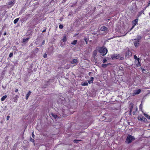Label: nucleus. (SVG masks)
I'll list each match as a JSON object with an SVG mask.
<instances>
[{"label":"nucleus","instance_id":"1","mask_svg":"<svg viewBox=\"0 0 150 150\" xmlns=\"http://www.w3.org/2000/svg\"><path fill=\"white\" fill-rule=\"evenodd\" d=\"M108 52L107 49L104 47H100L99 50V52L100 53L102 54L103 56H105Z\"/></svg>","mask_w":150,"mask_h":150},{"label":"nucleus","instance_id":"2","mask_svg":"<svg viewBox=\"0 0 150 150\" xmlns=\"http://www.w3.org/2000/svg\"><path fill=\"white\" fill-rule=\"evenodd\" d=\"M134 140H135V138L134 137L131 135L129 134L126 138V142L128 144H129L131 143L132 141Z\"/></svg>","mask_w":150,"mask_h":150},{"label":"nucleus","instance_id":"3","mask_svg":"<svg viewBox=\"0 0 150 150\" xmlns=\"http://www.w3.org/2000/svg\"><path fill=\"white\" fill-rule=\"evenodd\" d=\"M59 114L61 116L63 117H66V114L65 113V110L62 109V110H59Z\"/></svg>","mask_w":150,"mask_h":150},{"label":"nucleus","instance_id":"4","mask_svg":"<svg viewBox=\"0 0 150 150\" xmlns=\"http://www.w3.org/2000/svg\"><path fill=\"white\" fill-rule=\"evenodd\" d=\"M141 92V89H138L137 90H134V93L132 94V96H134L136 94H138Z\"/></svg>","mask_w":150,"mask_h":150},{"label":"nucleus","instance_id":"5","mask_svg":"<svg viewBox=\"0 0 150 150\" xmlns=\"http://www.w3.org/2000/svg\"><path fill=\"white\" fill-rule=\"evenodd\" d=\"M119 55L118 54H114L111 56V58L112 60L117 59L119 58Z\"/></svg>","mask_w":150,"mask_h":150},{"label":"nucleus","instance_id":"6","mask_svg":"<svg viewBox=\"0 0 150 150\" xmlns=\"http://www.w3.org/2000/svg\"><path fill=\"white\" fill-rule=\"evenodd\" d=\"M138 21V19L137 18L134 20L132 21L133 27H134L136 25V24L137 23Z\"/></svg>","mask_w":150,"mask_h":150},{"label":"nucleus","instance_id":"7","mask_svg":"<svg viewBox=\"0 0 150 150\" xmlns=\"http://www.w3.org/2000/svg\"><path fill=\"white\" fill-rule=\"evenodd\" d=\"M134 43L135 46L136 47H137L139 45V40H136V39H134Z\"/></svg>","mask_w":150,"mask_h":150},{"label":"nucleus","instance_id":"8","mask_svg":"<svg viewBox=\"0 0 150 150\" xmlns=\"http://www.w3.org/2000/svg\"><path fill=\"white\" fill-rule=\"evenodd\" d=\"M100 30L102 31L106 32L108 30V28L105 26H103L100 27Z\"/></svg>","mask_w":150,"mask_h":150},{"label":"nucleus","instance_id":"9","mask_svg":"<svg viewBox=\"0 0 150 150\" xmlns=\"http://www.w3.org/2000/svg\"><path fill=\"white\" fill-rule=\"evenodd\" d=\"M139 60H135V64L136 66L137 67H140L141 66V64L139 62Z\"/></svg>","mask_w":150,"mask_h":150},{"label":"nucleus","instance_id":"10","mask_svg":"<svg viewBox=\"0 0 150 150\" xmlns=\"http://www.w3.org/2000/svg\"><path fill=\"white\" fill-rule=\"evenodd\" d=\"M79 62L78 60L77 59H74L72 60V61L71 62V64H77Z\"/></svg>","mask_w":150,"mask_h":150},{"label":"nucleus","instance_id":"11","mask_svg":"<svg viewBox=\"0 0 150 150\" xmlns=\"http://www.w3.org/2000/svg\"><path fill=\"white\" fill-rule=\"evenodd\" d=\"M132 55V53L129 51H128L126 53V56L129 57Z\"/></svg>","mask_w":150,"mask_h":150},{"label":"nucleus","instance_id":"12","mask_svg":"<svg viewBox=\"0 0 150 150\" xmlns=\"http://www.w3.org/2000/svg\"><path fill=\"white\" fill-rule=\"evenodd\" d=\"M51 115L54 119H56L57 118H59V117L57 116V115L53 113H51L50 114Z\"/></svg>","mask_w":150,"mask_h":150},{"label":"nucleus","instance_id":"13","mask_svg":"<svg viewBox=\"0 0 150 150\" xmlns=\"http://www.w3.org/2000/svg\"><path fill=\"white\" fill-rule=\"evenodd\" d=\"M31 93V92L29 91L28 93L26 94V100H28L29 96L30 95Z\"/></svg>","mask_w":150,"mask_h":150},{"label":"nucleus","instance_id":"14","mask_svg":"<svg viewBox=\"0 0 150 150\" xmlns=\"http://www.w3.org/2000/svg\"><path fill=\"white\" fill-rule=\"evenodd\" d=\"M91 79L88 81V82L89 84L92 83L94 80V78L93 77H91Z\"/></svg>","mask_w":150,"mask_h":150},{"label":"nucleus","instance_id":"15","mask_svg":"<svg viewBox=\"0 0 150 150\" xmlns=\"http://www.w3.org/2000/svg\"><path fill=\"white\" fill-rule=\"evenodd\" d=\"M133 105L134 104L132 103H131L130 104V105L129 106V110H132L133 108Z\"/></svg>","mask_w":150,"mask_h":150},{"label":"nucleus","instance_id":"16","mask_svg":"<svg viewBox=\"0 0 150 150\" xmlns=\"http://www.w3.org/2000/svg\"><path fill=\"white\" fill-rule=\"evenodd\" d=\"M30 37H29L27 38H26L25 39H23V42L24 43L26 42V41H28L30 39Z\"/></svg>","mask_w":150,"mask_h":150},{"label":"nucleus","instance_id":"17","mask_svg":"<svg viewBox=\"0 0 150 150\" xmlns=\"http://www.w3.org/2000/svg\"><path fill=\"white\" fill-rule=\"evenodd\" d=\"M7 97V96L6 95L3 96L1 98V101H2L4 100Z\"/></svg>","mask_w":150,"mask_h":150},{"label":"nucleus","instance_id":"18","mask_svg":"<svg viewBox=\"0 0 150 150\" xmlns=\"http://www.w3.org/2000/svg\"><path fill=\"white\" fill-rule=\"evenodd\" d=\"M81 84L82 86H88V83L86 81L84 82H82Z\"/></svg>","mask_w":150,"mask_h":150},{"label":"nucleus","instance_id":"19","mask_svg":"<svg viewBox=\"0 0 150 150\" xmlns=\"http://www.w3.org/2000/svg\"><path fill=\"white\" fill-rule=\"evenodd\" d=\"M67 40V38L65 35H64L63 37V38L62 39V40L63 42H66Z\"/></svg>","mask_w":150,"mask_h":150},{"label":"nucleus","instance_id":"20","mask_svg":"<svg viewBox=\"0 0 150 150\" xmlns=\"http://www.w3.org/2000/svg\"><path fill=\"white\" fill-rule=\"evenodd\" d=\"M15 3L14 1H11L8 3L9 5H13Z\"/></svg>","mask_w":150,"mask_h":150},{"label":"nucleus","instance_id":"21","mask_svg":"<svg viewBox=\"0 0 150 150\" xmlns=\"http://www.w3.org/2000/svg\"><path fill=\"white\" fill-rule=\"evenodd\" d=\"M19 18H17L15 19L13 21V23L14 24L18 22V21H19Z\"/></svg>","mask_w":150,"mask_h":150},{"label":"nucleus","instance_id":"22","mask_svg":"<svg viewBox=\"0 0 150 150\" xmlns=\"http://www.w3.org/2000/svg\"><path fill=\"white\" fill-rule=\"evenodd\" d=\"M77 40H74L71 43V44L72 45H76L77 42Z\"/></svg>","mask_w":150,"mask_h":150},{"label":"nucleus","instance_id":"23","mask_svg":"<svg viewBox=\"0 0 150 150\" xmlns=\"http://www.w3.org/2000/svg\"><path fill=\"white\" fill-rule=\"evenodd\" d=\"M144 10H142L141 12H139L138 15V17H139L144 12Z\"/></svg>","mask_w":150,"mask_h":150},{"label":"nucleus","instance_id":"24","mask_svg":"<svg viewBox=\"0 0 150 150\" xmlns=\"http://www.w3.org/2000/svg\"><path fill=\"white\" fill-rule=\"evenodd\" d=\"M141 38H142V37L138 35L137 36V39H136V40H139V41L140 40H141Z\"/></svg>","mask_w":150,"mask_h":150},{"label":"nucleus","instance_id":"25","mask_svg":"<svg viewBox=\"0 0 150 150\" xmlns=\"http://www.w3.org/2000/svg\"><path fill=\"white\" fill-rule=\"evenodd\" d=\"M108 66L107 64H102L101 66L102 67L105 68Z\"/></svg>","mask_w":150,"mask_h":150},{"label":"nucleus","instance_id":"26","mask_svg":"<svg viewBox=\"0 0 150 150\" xmlns=\"http://www.w3.org/2000/svg\"><path fill=\"white\" fill-rule=\"evenodd\" d=\"M64 27L63 25L62 24H60L59 25V28L61 29H62Z\"/></svg>","mask_w":150,"mask_h":150},{"label":"nucleus","instance_id":"27","mask_svg":"<svg viewBox=\"0 0 150 150\" xmlns=\"http://www.w3.org/2000/svg\"><path fill=\"white\" fill-rule=\"evenodd\" d=\"M81 141V140L75 139V140H74L73 141L74 143H78V141Z\"/></svg>","mask_w":150,"mask_h":150},{"label":"nucleus","instance_id":"28","mask_svg":"<svg viewBox=\"0 0 150 150\" xmlns=\"http://www.w3.org/2000/svg\"><path fill=\"white\" fill-rule=\"evenodd\" d=\"M13 53L11 52L9 54V57L11 58L13 57Z\"/></svg>","mask_w":150,"mask_h":150},{"label":"nucleus","instance_id":"29","mask_svg":"<svg viewBox=\"0 0 150 150\" xmlns=\"http://www.w3.org/2000/svg\"><path fill=\"white\" fill-rule=\"evenodd\" d=\"M145 119V118H144V117H142V118H141V117H138V120H143V119Z\"/></svg>","mask_w":150,"mask_h":150},{"label":"nucleus","instance_id":"30","mask_svg":"<svg viewBox=\"0 0 150 150\" xmlns=\"http://www.w3.org/2000/svg\"><path fill=\"white\" fill-rule=\"evenodd\" d=\"M13 50H16V51H18V50L17 48V47L16 46H14L13 47Z\"/></svg>","mask_w":150,"mask_h":150},{"label":"nucleus","instance_id":"31","mask_svg":"<svg viewBox=\"0 0 150 150\" xmlns=\"http://www.w3.org/2000/svg\"><path fill=\"white\" fill-rule=\"evenodd\" d=\"M134 58L135 60H139L140 59L139 58H137V57L135 55L134 56Z\"/></svg>","mask_w":150,"mask_h":150},{"label":"nucleus","instance_id":"32","mask_svg":"<svg viewBox=\"0 0 150 150\" xmlns=\"http://www.w3.org/2000/svg\"><path fill=\"white\" fill-rule=\"evenodd\" d=\"M103 63L104 64L105 63V62L107 61V59L105 58H104L103 59Z\"/></svg>","mask_w":150,"mask_h":150},{"label":"nucleus","instance_id":"33","mask_svg":"<svg viewBox=\"0 0 150 150\" xmlns=\"http://www.w3.org/2000/svg\"><path fill=\"white\" fill-rule=\"evenodd\" d=\"M145 116L147 117V118L150 120V116H149L147 114H145L144 115Z\"/></svg>","mask_w":150,"mask_h":150},{"label":"nucleus","instance_id":"34","mask_svg":"<svg viewBox=\"0 0 150 150\" xmlns=\"http://www.w3.org/2000/svg\"><path fill=\"white\" fill-rule=\"evenodd\" d=\"M7 12V11H4V12L2 13V15L3 16H5V14Z\"/></svg>","mask_w":150,"mask_h":150},{"label":"nucleus","instance_id":"35","mask_svg":"<svg viewBox=\"0 0 150 150\" xmlns=\"http://www.w3.org/2000/svg\"><path fill=\"white\" fill-rule=\"evenodd\" d=\"M84 40H85V41L86 42V44H87V43H88V41L87 39L86 38H84Z\"/></svg>","mask_w":150,"mask_h":150},{"label":"nucleus","instance_id":"36","mask_svg":"<svg viewBox=\"0 0 150 150\" xmlns=\"http://www.w3.org/2000/svg\"><path fill=\"white\" fill-rule=\"evenodd\" d=\"M30 141L32 142H34L35 140L31 138L30 139Z\"/></svg>","mask_w":150,"mask_h":150},{"label":"nucleus","instance_id":"37","mask_svg":"<svg viewBox=\"0 0 150 150\" xmlns=\"http://www.w3.org/2000/svg\"><path fill=\"white\" fill-rule=\"evenodd\" d=\"M32 137L33 138H34V137H35V135L33 133V132L32 133Z\"/></svg>","mask_w":150,"mask_h":150},{"label":"nucleus","instance_id":"38","mask_svg":"<svg viewBox=\"0 0 150 150\" xmlns=\"http://www.w3.org/2000/svg\"><path fill=\"white\" fill-rule=\"evenodd\" d=\"M10 118V116H7L6 117V120H9V118Z\"/></svg>","mask_w":150,"mask_h":150},{"label":"nucleus","instance_id":"39","mask_svg":"<svg viewBox=\"0 0 150 150\" xmlns=\"http://www.w3.org/2000/svg\"><path fill=\"white\" fill-rule=\"evenodd\" d=\"M93 54L94 55V56H96V51H95L93 52Z\"/></svg>","mask_w":150,"mask_h":150},{"label":"nucleus","instance_id":"40","mask_svg":"<svg viewBox=\"0 0 150 150\" xmlns=\"http://www.w3.org/2000/svg\"><path fill=\"white\" fill-rule=\"evenodd\" d=\"M8 137H6L5 138V141H6L8 140Z\"/></svg>","mask_w":150,"mask_h":150},{"label":"nucleus","instance_id":"41","mask_svg":"<svg viewBox=\"0 0 150 150\" xmlns=\"http://www.w3.org/2000/svg\"><path fill=\"white\" fill-rule=\"evenodd\" d=\"M45 58H46L47 57V55L46 54H44L43 56Z\"/></svg>","mask_w":150,"mask_h":150},{"label":"nucleus","instance_id":"42","mask_svg":"<svg viewBox=\"0 0 150 150\" xmlns=\"http://www.w3.org/2000/svg\"><path fill=\"white\" fill-rule=\"evenodd\" d=\"M18 97V96H16V100H15L14 102H17V97Z\"/></svg>","mask_w":150,"mask_h":150},{"label":"nucleus","instance_id":"43","mask_svg":"<svg viewBox=\"0 0 150 150\" xmlns=\"http://www.w3.org/2000/svg\"><path fill=\"white\" fill-rule=\"evenodd\" d=\"M67 0H63L62 2V3H64Z\"/></svg>","mask_w":150,"mask_h":150},{"label":"nucleus","instance_id":"44","mask_svg":"<svg viewBox=\"0 0 150 150\" xmlns=\"http://www.w3.org/2000/svg\"><path fill=\"white\" fill-rule=\"evenodd\" d=\"M6 35V32L5 31L4 32V33L3 35Z\"/></svg>","mask_w":150,"mask_h":150},{"label":"nucleus","instance_id":"45","mask_svg":"<svg viewBox=\"0 0 150 150\" xmlns=\"http://www.w3.org/2000/svg\"><path fill=\"white\" fill-rule=\"evenodd\" d=\"M18 91V89H16L15 90V92L16 93Z\"/></svg>","mask_w":150,"mask_h":150},{"label":"nucleus","instance_id":"46","mask_svg":"<svg viewBox=\"0 0 150 150\" xmlns=\"http://www.w3.org/2000/svg\"><path fill=\"white\" fill-rule=\"evenodd\" d=\"M132 110H131H131H129V114L130 115L132 113Z\"/></svg>","mask_w":150,"mask_h":150},{"label":"nucleus","instance_id":"47","mask_svg":"<svg viewBox=\"0 0 150 150\" xmlns=\"http://www.w3.org/2000/svg\"><path fill=\"white\" fill-rule=\"evenodd\" d=\"M107 64L108 66V65H111V63H109L108 64Z\"/></svg>","mask_w":150,"mask_h":150},{"label":"nucleus","instance_id":"48","mask_svg":"<svg viewBox=\"0 0 150 150\" xmlns=\"http://www.w3.org/2000/svg\"><path fill=\"white\" fill-rule=\"evenodd\" d=\"M45 31H46V30H45V29H44V30L42 31V32L43 33H44V32H45Z\"/></svg>","mask_w":150,"mask_h":150},{"label":"nucleus","instance_id":"49","mask_svg":"<svg viewBox=\"0 0 150 150\" xmlns=\"http://www.w3.org/2000/svg\"><path fill=\"white\" fill-rule=\"evenodd\" d=\"M91 73H92L91 72H89V73H88V75H89V76H90V75H91Z\"/></svg>","mask_w":150,"mask_h":150},{"label":"nucleus","instance_id":"50","mask_svg":"<svg viewBox=\"0 0 150 150\" xmlns=\"http://www.w3.org/2000/svg\"><path fill=\"white\" fill-rule=\"evenodd\" d=\"M45 42V41H44H44H43V42H42V45H41V46H42L43 44Z\"/></svg>","mask_w":150,"mask_h":150},{"label":"nucleus","instance_id":"51","mask_svg":"<svg viewBox=\"0 0 150 150\" xmlns=\"http://www.w3.org/2000/svg\"><path fill=\"white\" fill-rule=\"evenodd\" d=\"M134 27H133V26H132V27L131 28L130 30H132V29Z\"/></svg>","mask_w":150,"mask_h":150},{"label":"nucleus","instance_id":"52","mask_svg":"<svg viewBox=\"0 0 150 150\" xmlns=\"http://www.w3.org/2000/svg\"><path fill=\"white\" fill-rule=\"evenodd\" d=\"M149 4H150V0L149 1V2L148 3V6L149 5Z\"/></svg>","mask_w":150,"mask_h":150},{"label":"nucleus","instance_id":"53","mask_svg":"<svg viewBox=\"0 0 150 150\" xmlns=\"http://www.w3.org/2000/svg\"><path fill=\"white\" fill-rule=\"evenodd\" d=\"M133 114H134V115L135 112H133Z\"/></svg>","mask_w":150,"mask_h":150},{"label":"nucleus","instance_id":"54","mask_svg":"<svg viewBox=\"0 0 150 150\" xmlns=\"http://www.w3.org/2000/svg\"><path fill=\"white\" fill-rule=\"evenodd\" d=\"M149 126H150V124L149 125Z\"/></svg>","mask_w":150,"mask_h":150}]
</instances>
